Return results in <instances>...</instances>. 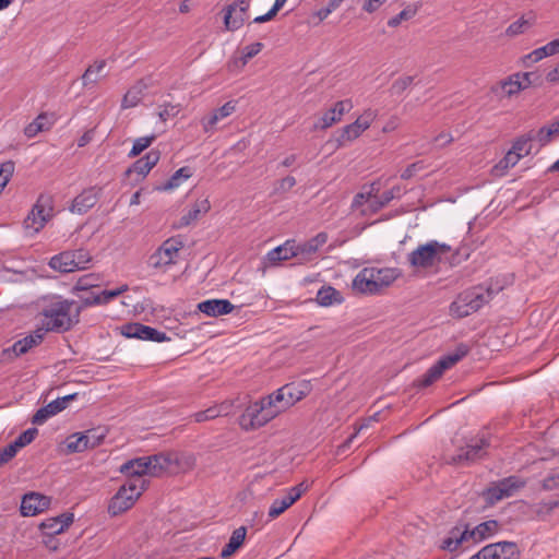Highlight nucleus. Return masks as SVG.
<instances>
[{
    "instance_id": "56",
    "label": "nucleus",
    "mask_w": 559,
    "mask_h": 559,
    "mask_svg": "<svg viewBox=\"0 0 559 559\" xmlns=\"http://www.w3.org/2000/svg\"><path fill=\"white\" fill-rule=\"evenodd\" d=\"M145 325L142 323H129L122 328V334L129 338H138L143 341V330Z\"/></svg>"
},
{
    "instance_id": "22",
    "label": "nucleus",
    "mask_w": 559,
    "mask_h": 559,
    "mask_svg": "<svg viewBox=\"0 0 559 559\" xmlns=\"http://www.w3.org/2000/svg\"><path fill=\"white\" fill-rule=\"evenodd\" d=\"M234 308L228 299H207L198 304L199 311L213 318L228 314Z\"/></svg>"
},
{
    "instance_id": "45",
    "label": "nucleus",
    "mask_w": 559,
    "mask_h": 559,
    "mask_svg": "<svg viewBox=\"0 0 559 559\" xmlns=\"http://www.w3.org/2000/svg\"><path fill=\"white\" fill-rule=\"evenodd\" d=\"M555 129H549L548 126L542 127L538 130H531L528 134L532 136V141H536L539 144V147H543L550 143L554 135H556Z\"/></svg>"
},
{
    "instance_id": "25",
    "label": "nucleus",
    "mask_w": 559,
    "mask_h": 559,
    "mask_svg": "<svg viewBox=\"0 0 559 559\" xmlns=\"http://www.w3.org/2000/svg\"><path fill=\"white\" fill-rule=\"evenodd\" d=\"M295 255L294 240H287L283 245L270 250L265 255V260L269 265L274 266L278 265L282 261L296 258Z\"/></svg>"
},
{
    "instance_id": "64",
    "label": "nucleus",
    "mask_w": 559,
    "mask_h": 559,
    "mask_svg": "<svg viewBox=\"0 0 559 559\" xmlns=\"http://www.w3.org/2000/svg\"><path fill=\"white\" fill-rule=\"evenodd\" d=\"M179 112L178 106L171 104H165L160 106V110L158 111V117L162 121H166L171 117L177 116Z\"/></svg>"
},
{
    "instance_id": "31",
    "label": "nucleus",
    "mask_w": 559,
    "mask_h": 559,
    "mask_svg": "<svg viewBox=\"0 0 559 559\" xmlns=\"http://www.w3.org/2000/svg\"><path fill=\"white\" fill-rule=\"evenodd\" d=\"M559 52V39H554L549 41L548 44L534 49L526 56H524V62H538L543 60L546 57L555 56Z\"/></svg>"
},
{
    "instance_id": "8",
    "label": "nucleus",
    "mask_w": 559,
    "mask_h": 559,
    "mask_svg": "<svg viewBox=\"0 0 559 559\" xmlns=\"http://www.w3.org/2000/svg\"><path fill=\"white\" fill-rule=\"evenodd\" d=\"M144 490V481L138 485V480H129L121 486L116 495L111 498L108 512L116 516L128 511L136 502Z\"/></svg>"
},
{
    "instance_id": "42",
    "label": "nucleus",
    "mask_w": 559,
    "mask_h": 559,
    "mask_svg": "<svg viewBox=\"0 0 559 559\" xmlns=\"http://www.w3.org/2000/svg\"><path fill=\"white\" fill-rule=\"evenodd\" d=\"M419 4H408L399 14L388 21L389 27H397L402 22L412 20L418 12Z\"/></svg>"
},
{
    "instance_id": "61",
    "label": "nucleus",
    "mask_w": 559,
    "mask_h": 559,
    "mask_svg": "<svg viewBox=\"0 0 559 559\" xmlns=\"http://www.w3.org/2000/svg\"><path fill=\"white\" fill-rule=\"evenodd\" d=\"M343 2L344 0H330L325 7L317 12V16L320 21L325 20L332 12L338 9Z\"/></svg>"
},
{
    "instance_id": "18",
    "label": "nucleus",
    "mask_w": 559,
    "mask_h": 559,
    "mask_svg": "<svg viewBox=\"0 0 559 559\" xmlns=\"http://www.w3.org/2000/svg\"><path fill=\"white\" fill-rule=\"evenodd\" d=\"M49 506V497L37 492H29L23 496L20 510L23 516H34L47 510Z\"/></svg>"
},
{
    "instance_id": "59",
    "label": "nucleus",
    "mask_w": 559,
    "mask_h": 559,
    "mask_svg": "<svg viewBox=\"0 0 559 559\" xmlns=\"http://www.w3.org/2000/svg\"><path fill=\"white\" fill-rule=\"evenodd\" d=\"M289 507H290V504L287 502V500L284 497L281 499H275L269 509V518L275 519V518L280 516Z\"/></svg>"
},
{
    "instance_id": "5",
    "label": "nucleus",
    "mask_w": 559,
    "mask_h": 559,
    "mask_svg": "<svg viewBox=\"0 0 559 559\" xmlns=\"http://www.w3.org/2000/svg\"><path fill=\"white\" fill-rule=\"evenodd\" d=\"M491 299V292L481 286L473 287L461 293L450 305V314L455 318H465L478 311Z\"/></svg>"
},
{
    "instance_id": "12",
    "label": "nucleus",
    "mask_w": 559,
    "mask_h": 559,
    "mask_svg": "<svg viewBox=\"0 0 559 559\" xmlns=\"http://www.w3.org/2000/svg\"><path fill=\"white\" fill-rule=\"evenodd\" d=\"M377 116V110L368 108L353 123L343 127L340 130L338 135L335 138L337 147H343L347 143L358 139L367 129L370 128Z\"/></svg>"
},
{
    "instance_id": "46",
    "label": "nucleus",
    "mask_w": 559,
    "mask_h": 559,
    "mask_svg": "<svg viewBox=\"0 0 559 559\" xmlns=\"http://www.w3.org/2000/svg\"><path fill=\"white\" fill-rule=\"evenodd\" d=\"M99 285V276L96 275V274H86V275H83L81 276L74 287H73V292H87V290H91L93 288H96L98 287Z\"/></svg>"
},
{
    "instance_id": "62",
    "label": "nucleus",
    "mask_w": 559,
    "mask_h": 559,
    "mask_svg": "<svg viewBox=\"0 0 559 559\" xmlns=\"http://www.w3.org/2000/svg\"><path fill=\"white\" fill-rule=\"evenodd\" d=\"M520 159L521 157L512 148H510L504 157L499 162L498 167L504 169L513 167L520 162Z\"/></svg>"
},
{
    "instance_id": "17",
    "label": "nucleus",
    "mask_w": 559,
    "mask_h": 559,
    "mask_svg": "<svg viewBox=\"0 0 559 559\" xmlns=\"http://www.w3.org/2000/svg\"><path fill=\"white\" fill-rule=\"evenodd\" d=\"M151 464V476H159L165 472L171 471L173 466H180L183 457L175 452L158 453L148 455Z\"/></svg>"
},
{
    "instance_id": "37",
    "label": "nucleus",
    "mask_w": 559,
    "mask_h": 559,
    "mask_svg": "<svg viewBox=\"0 0 559 559\" xmlns=\"http://www.w3.org/2000/svg\"><path fill=\"white\" fill-rule=\"evenodd\" d=\"M317 300L321 306L328 307L333 304H341V293L332 286H323L317 294Z\"/></svg>"
},
{
    "instance_id": "30",
    "label": "nucleus",
    "mask_w": 559,
    "mask_h": 559,
    "mask_svg": "<svg viewBox=\"0 0 559 559\" xmlns=\"http://www.w3.org/2000/svg\"><path fill=\"white\" fill-rule=\"evenodd\" d=\"M403 194V189L399 186H394L391 189L384 191L381 195L368 194L367 201L369 207L373 211H378L389 204L393 199L400 198Z\"/></svg>"
},
{
    "instance_id": "34",
    "label": "nucleus",
    "mask_w": 559,
    "mask_h": 559,
    "mask_svg": "<svg viewBox=\"0 0 559 559\" xmlns=\"http://www.w3.org/2000/svg\"><path fill=\"white\" fill-rule=\"evenodd\" d=\"M73 255L71 251H63L59 254L53 255L49 261V266L61 273L75 272V263L73 264Z\"/></svg>"
},
{
    "instance_id": "55",
    "label": "nucleus",
    "mask_w": 559,
    "mask_h": 559,
    "mask_svg": "<svg viewBox=\"0 0 559 559\" xmlns=\"http://www.w3.org/2000/svg\"><path fill=\"white\" fill-rule=\"evenodd\" d=\"M222 411L218 406H212L207 409L197 412L192 415L195 423H203L210 419H214L221 415Z\"/></svg>"
},
{
    "instance_id": "21",
    "label": "nucleus",
    "mask_w": 559,
    "mask_h": 559,
    "mask_svg": "<svg viewBox=\"0 0 559 559\" xmlns=\"http://www.w3.org/2000/svg\"><path fill=\"white\" fill-rule=\"evenodd\" d=\"M74 520L73 513H62L55 518H49L41 522L40 530L44 535L53 536L57 534H61L66 528H68Z\"/></svg>"
},
{
    "instance_id": "14",
    "label": "nucleus",
    "mask_w": 559,
    "mask_h": 559,
    "mask_svg": "<svg viewBox=\"0 0 559 559\" xmlns=\"http://www.w3.org/2000/svg\"><path fill=\"white\" fill-rule=\"evenodd\" d=\"M44 335V331L41 329H37L33 333L16 341L12 346L3 348L1 352V360L3 362H10L28 353L32 348L38 346L43 342Z\"/></svg>"
},
{
    "instance_id": "15",
    "label": "nucleus",
    "mask_w": 559,
    "mask_h": 559,
    "mask_svg": "<svg viewBox=\"0 0 559 559\" xmlns=\"http://www.w3.org/2000/svg\"><path fill=\"white\" fill-rule=\"evenodd\" d=\"M250 3L248 0H237L224 9V27L226 31L239 29L248 17Z\"/></svg>"
},
{
    "instance_id": "44",
    "label": "nucleus",
    "mask_w": 559,
    "mask_h": 559,
    "mask_svg": "<svg viewBox=\"0 0 559 559\" xmlns=\"http://www.w3.org/2000/svg\"><path fill=\"white\" fill-rule=\"evenodd\" d=\"M294 248L296 251L295 257L299 260V262H306L311 260L318 252V250L312 246V243L309 240L301 243H297L294 240Z\"/></svg>"
},
{
    "instance_id": "40",
    "label": "nucleus",
    "mask_w": 559,
    "mask_h": 559,
    "mask_svg": "<svg viewBox=\"0 0 559 559\" xmlns=\"http://www.w3.org/2000/svg\"><path fill=\"white\" fill-rule=\"evenodd\" d=\"M521 158L530 155L533 151V141L528 132L518 136L511 147Z\"/></svg>"
},
{
    "instance_id": "41",
    "label": "nucleus",
    "mask_w": 559,
    "mask_h": 559,
    "mask_svg": "<svg viewBox=\"0 0 559 559\" xmlns=\"http://www.w3.org/2000/svg\"><path fill=\"white\" fill-rule=\"evenodd\" d=\"M497 483L508 498L512 497L519 489L525 486V481L518 476H509Z\"/></svg>"
},
{
    "instance_id": "7",
    "label": "nucleus",
    "mask_w": 559,
    "mask_h": 559,
    "mask_svg": "<svg viewBox=\"0 0 559 559\" xmlns=\"http://www.w3.org/2000/svg\"><path fill=\"white\" fill-rule=\"evenodd\" d=\"M185 247L181 236H174L165 241L150 255L148 265L159 270L173 265L179 258V252Z\"/></svg>"
},
{
    "instance_id": "23",
    "label": "nucleus",
    "mask_w": 559,
    "mask_h": 559,
    "mask_svg": "<svg viewBox=\"0 0 559 559\" xmlns=\"http://www.w3.org/2000/svg\"><path fill=\"white\" fill-rule=\"evenodd\" d=\"M150 464L151 461L148 456H140L124 462L119 467V471L130 477L144 475L151 476Z\"/></svg>"
},
{
    "instance_id": "58",
    "label": "nucleus",
    "mask_w": 559,
    "mask_h": 559,
    "mask_svg": "<svg viewBox=\"0 0 559 559\" xmlns=\"http://www.w3.org/2000/svg\"><path fill=\"white\" fill-rule=\"evenodd\" d=\"M38 430L36 428H28L25 431H23L14 441L13 444L21 449L27 444H29L35 437L37 436Z\"/></svg>"
},
{
    "instance_id": "3",
    "label": "nucleus",
    "mask_w": 559,
    "mask_h": 559,
    "mask_svg": "<svg viewBox=\"0 0 559 559\" xmlns=\"http://www.w3.org/2000/svg\"><path fill=\"white\" fill-rule=\"evenodd\" d=\"M74 301L61 297L50 298L41 309L43 331L64 332L72 328L73 319L71 317Z\"/></svg>"
},
{
    "instance_id": "26",
    "label": "nucleus",
    "mask_w": 559,
    "mask_h": 559,
    "mask_svg": "<svg viewBox=\"0 0 559 559\" xmlns=\"http://www.w3.org/2000/svg\"><path fill=\"white\" fill-rule=\"evenodd\" d=\"M160 152L159 150L152 148L143 157L135 160L129 171L136 173L138 175L145 177L151 169L159 162Z\"/></svg>"
},
{
    "instance_id": "33",
    "label": "nucleus",
    "mask_w": 559,
    "mask_h": 559,
    "mask_svg": "<svg viewBox=\"0 0 559 559\" xmlns=\"http://www.w3.org/2000/svg\"><path fill=\"white\" fill-rule=\"evenodd\" d=\"M146 87L147 85L143 81H139L131 86L122 98V108L135 107L142 100Z\"/></svg>"
},
{
    "instance_id": "28",
    "label": "nucleus",
    "mask_w": 559,
    "mask_h": 559,
    "mask_svg": "<svg viewBox=\"0 0 559 559\" xmlns=\"http://www.w3.org/2000/svg\"><path fill=\"white\" fill-rule=\"evenodd\" d=\"M97 200L98 195L96 190L94 188L86 189L74 198L71 211L79 214L86 213L96 204Z\"/></svg>"
},
{
    "instance_id": "11",
    "label": "nucleus",
    "mask_w": 559,
    "mask_h": 559,
    "mask_svg": "<svg viewBox=\"0 0 559 559\" xmlns=\"http://www.w3.org/2000/svg\"><path fill=\"white\" fill-rule=\"evenodd\" d=\"M309 390L310 388L307 382L287 383L270 395L282 414L301 401L309 393Z\"/></svg>"
},
{
    "instance_id": "4",
    "label": "nucleus",
    "mask_w": 559,
    "mask_h": 559,
    "mask_svg": "<svg viewBox=\"0 0 559 559\" xmlns=\"http://www.w3.org/2000/svg\"><path fill=\"white\" fill-rule=\"evenodd\" d=\"M271 395L251 402L239 416V426L246 431L259 429L280 415Z\"/></svg>"
},
{
    "instance_id": "50",
    "label": "nucleus",
    "mask_w": 559,
    "mask_h": 559,
    "mask_svg": "<svg viewBox=\"0 0 559 559\" xmlns=\"http://www.w3.org/2000/svg\"><path fill=\"white\" fill-rule=\"evenodd\" d=\"M483 497L490 506H493L498 501L508 498L504 496L503 490L498 483H493L490 487L485 489L483 491Z\"/></svg>"
},
{
    "instance_id": "51",
    "label": "nucleus",
    "mask_w": 559,
    "mask_h": 559,
    "mask_svg": "<svg viewBox=\"0 0 559 559\" xmlns=\"http://www.w3.org/2000/svg\"><path fill=\"white\" fill-rule=\"evenodd\" d=\"M309 488L310 484L308 481H301L298 485L288 488L284 498L290 506H293L305 492L309 490Z\"/></svg>"
},
{
    "instance_id": "19",
    "label": "nucleus",
    "mask_w": 559,
    "mask_h": 559,
    "mask_svg": "<svg viewBox=\"0 0 559 559\" xmlns=\"http://www.w3.org/2000/svg\"><path fill=\"white\" fill-rule=\"evenodd\" d=\"M534 72H518L501 82V88L507 96H513L526 90L533 83Z\"/></svg>"
},
{
    "instance_id": "9",
    "label": "nucleus",
    "mask_w": 559,
    "mask_h": 559,
    "mask_svg": "<svg viewBox=\"0 0 559 559\" xmlns=\"http://www.w3.org/2000/svg\"><path fill=\"white\" fill-rule=\"evenodd\" d=\"M489 439L485 435H478L468 439L464 445L460 447L448 463L450 464H469L483 459L489 448Z\"/></svg>"
},
{
    "instance_id": "2",
    "label": "nucleus",
    "mask_w": 559,
    "mask_h": 559,
    "mask_svg": "<svg viewBox=\"0 0 559 559\" xmlns=\"http://www.w3.org/2000/svg\"><path fill=\"white\" fill-rule=\"evenodd\" d=\"M452 247L436 239L418 245L407 254V262L417 271L438 269L440 264L449 261Z\"/></svg>"
},
{
    "instance_id": "16",
    "label": "nucleus",
    "mask_w": 559,
    "mask_h": 559,
    "mask_svg": "<svg viewBox=\"0 0 559 559\" xmlns=\"http://www.w3.org/2000/svg\"><path fill=\"white\" fill-rule=\"evenodd\" d=\"M353 288L361 294L377 295L382 288L374 274V267H364L360 270L353 281Z\"/></svg>"
},
{
    "instance_id": "24",
    "label": "nucleus",
    "mask_w": 559,
    "mask_h": 559,
    "mask_svg": "<svg viewBox=\"0 0 559 559\" xmlns=\"http://www.w3.org/2000/svg\"><path fill=\"white\" fill-rule=\"evenodd\" d=\"M211 209V204L207 198L198 199L191 207L185 213L178 224L177 227H187L194 221L199 218L200 215L206 214Z\"/></svg>"
},
{
    "instance_id": "27",
    "label": "nucleus",
    "mask_w": 559,
    "mask_h": 559,
    "mask_svg": "<svg viewBox=\"0 0 559 559\" xmlns=\"http://www.w3.org/2000/svg\"><path fill=\"white\" fill-rule=\"evenodd\" d=\"M55 116L52 114L43 112L38 115L24 129V134L28 139L36 136L39 132L49 130L55 124Z\"/></svg>"
},
{
    "instance_id": "36",
    "label": "nucleus",
    "mask_w": 559,
    "mask_h": 559,
    "mask_svg": "<svg viewBox=\"0 0 559 559\" xmlns=\"http://www.w3.org/2000/svg\"><path fill=\"white\" fill-rule=\"evenodd\" d=\"M374 274L383 289L392 285L402 275V272L397 267H374Z\"/></svg>"
},
{
    "instance_id": "52",
    "label": "nucleus",
    "mask_w": 559,
    "mask_h": 559,
    "mask_svg": "<svg viewBox=\"0 0 559 559\" xmlns=\"http://www.w3.org/2000/svg\"><path fill=\"white\" fill-rule=\"evenodd\" d=\"M338 121H341L340 117L336 116L335 109H332L331 107L318 119V121L313 126V129L325 130Z\"/></svg>"
},
{
    "instance_id": "57",
    "label": "nucleus",
    "mask_w": 559,
    "mask_h": 559,
    "mask_svg": "<svg viewBox=\"0 0 559 559\" xmlns=\"http://www.w3.org/2000/svg\"><path fill=\"white\" fill-rule=\"evenodd\" d=\"M413 80H414V78L409 76V75L399 78L397 80H395L392 83V85L390 87L391 94L392 95H401L405 90H407L411 86V84L413 83Z\"/></svg>"
},
{
    "instance_id": "29",
    "label": "nucleus",
    "mask_w": 559,
    "mask_h": 559,
    "mask_svg": "<svg viewBox=\"0 0 559 559\" xmlns=\"http://www.w3.org/2000/svg\"><path fill=\"white\" fill-rule=\"evenodd\" d=\"M106 67L105 60H97L94 64L87 67L81 76L82 85L85 88L94 87L99 80L106 76L104 69Z\"/></svg>"
},
{
    "instance_id": "63",
    "label": "nucleus",
    "mask_w": 559,
    "mask_h": 559,
    "mask_svg": "<svg viewBox=\"0 0 559 559\" xmlns=\"http://www.w3.org/2000/svg\"><path fill=\"white\" fill-rule=\"evenodd\" d=\"M353 107H354V105H353L352 99H343V100L336 102L333 105L332 109H335L336 116L340 117V120H342L343 116L346 112H349L353 109Z\"/></svg>"
},
{
    "instance_id": "10",
    "label": "nucleus",
    "mask_w": 559,
    "mask_h": 559,
    "mask_svg": "<svg viewBox=\"0 0 559 559\" xmlns=\"http://www.w3.org/2000/svg\"><path fill=\"white\" fill-rule=\"evenodd\" d=\"M53 211L52 199L48 194H40L24 219V228L31 235L40 231L51 218Z\"/></svg>"
},
{
    "instance_id": "32",
    "label": "nucleus",
    "mask_w": 559,
    "mask_h": 559,
    "mask_svg": "<svg viewBox=\"0 0 559 559\" xmlns=\"http://www.w3.org/2000/svg\"><path fill=\"white\" fill-rule=\"evenodd\" d=\"M246 535L247 528L245 526L236 528L231 533L228 543L222 549L221 557L229 558L230 556H233L242 546Z\"/></svg>"
},
{
    "instance_id": "20",
    "label": "nucleus",
    "mask_w": 559,
    "mask_h": 559,
    "mask_svg": "<svg viewBox=\"0 0 559 559\" xmlns=\"http://www.w3.org/2000/svg\"><path fill=\"white\" fill-rule=\"evenodd\" d=\"M237 100H228L222 107L214 109L209 116L201 119L205 133H213L215 126L223 119L233 115L236 110Z\"/></svg>"
},
{
    "instance_id": "35",
    "label": "nucleus",
    "mask_w": 559,
    "mask_h": 559,
    "mask_svg": "<svg viewBox=\"0 0 559 559\" xmlns=\"http://www.w3.org/2000/svg\"><path fill=\"white\" fill-rule=\"evenodd\" d=\"M63 411V406L60 405L59 401L53 400L49 404L40 407L35 415L33 416L32 423L35 425H43L50 417L57 415L58 413Z\"/></svg>"
},
{
    "instance_id": "39",
    "label": "nucleus",
    "mask_w": 559,
    "mask_h": 559,
    "mask_svg": "<svg viewBox=\"0 0 559 559\" xmlns=\"http://www.w3.org/2000/svg\"><path fill=\"white\" fill-rule=\"evenodd\" d=\"M535 23V17L532 15L531 17L526 19L525 16H521L515 22L511 23L507 29L506 35L508 37H515L518 35L523 34L526 32L530 27H532Z\"/></svg>"
},
{
    "instance_id": "48",
    "label": "nucleus",
    "mask_w": 559,
    "mask_h": 559,
    "mask_svg": "<svg viewBox=\"0 0 559 559\" xmlns=\"http://www.w3.org/2000/svg\"><path fill=\"white\" fill-rule=\"evenodd\" d=\"M66 448L68 453H79L87 450L81 432L69 436L66 439Z\"/></svg>"
},
{
    "instance_id": "43",
    "label": "nucleus",
    "mask_w": 559,
    "mask_h": 559,
    "mask_svg": "<svg viewBox=\"0 0 559 559\" xmlns=\"http://www.w3.org/2000/svg\"><path fill=\"white\" fill-rule=\"evenodd\" d=\"M129 289L127 284H123L115 289H104L97 292V297H95L92 302H100V305H107L109 301L126 293Z\"/></svg>"
},
{
    "instance_id": "47",
    "label": "nucleus",
    "mask_w": 559,
    "mask_h": 559,
    "mask_svg": "<svg viewBox=\"0 0 559 559\" xmlns=\"http://www.w3.org/2000/svg\"><path fill=\"white\" fill-rule=\"evenodd\" d=\"M191 177L189 167H181L168 179L164 186V190H169L179 187L185 180Z\"/></svg>"
},
{
    "instance_id": "49",
    "label": "nucleus",
    "mask_w": 559,
    "mask_h": 559,
    "mask_svg": "<svg viewBox=\"0 0 559 559\" xmlns=\"http://www.w3.org/2000/svg\"><path fill=\"white\" fill-rule=\"evenodd\" d=\"M156 134L152 133L145 136L138 138L133 141L132 148L129 153V157H135L146 150L156 140Z\"/></svg>"
},
{
    "instance_id": "53",
    "label": "nucleus",
    "mask_w": 559,
    "mask_h": 559,
    "mask_svg": "<svg viewBox=\"0 0 559 559\" xmlns=\"http://www.w3.org/2000/svg\"><path fill=\"white\" fill-rule=\"evenodd\" d=\"M142 333H144L143 341H151V342H156V343H163V342L170 341V337L167 336V334L165 332L159 331V330L148 326V325H145Z\"/></svg>"
},
{
    "instance_id": "13",
    "label": "nucleus",
    "mask_w": 559,
    "mask_h": 559,
    "mask_svg": "<svg viewBox=\"0 0 559 559\" xmlns=\"http://www.w3.org/2000/svg\"><path fill=\"white\" fill-rule=\"evenodd\" d=\"M521 551L513 542H498L486 545L469 559H520Z\"/></svg>"
},
{
    "instance_id": "38",
    "label": "nucleus",
    "mask_w": 559,
    "mask_h": 559,
    "mask_svg": "<svg viewBox=\"0 0 559 559\" xmlns=\"http://www.w3.org/2000/svg\"><path fill=\"white\" fill-rule=\"evenodd\" d=\"M107 429L105 427H96L84 432H81L87 449H93L100 445L107 436Z\"/></svg>"
},
{
    "instance_id": "6",
    "label": "nucleus",
    "mask_w": 559,
    "mask_h": 559,
    "mask_svg": "<svg viewBox=\"0 0 559 559\" xmlns=\"http://www.w3.org/2000/svg\"><path fill=\"white\" fill-rule=\"evenodd\" d=\"M468 352L469 347L466 344H459L453 353L442 356L417 380L418 386L426 388L432 384L447 369L464 358Z\"/></svg>"
},
{
    "instance_id": "54",
    "label": "nucleus",
    "mask_w": 559,
    "mask_h": 559,
    "mask_svg": "<svg viewBox=\"0 0 559 559\" xmlns=\"http://www.w3.org/2000/svg\"><path fill=\"white\" fill-rule=\"evenodd\" d=\"M71 255H73V264L75 263V271L86 269L91 261L90 253L84 249L71 251Z\"/></svg>"
},
{
    "instance_id": "60",
    "label": "nucleus",
    "mask_w": 559,
    "mask_h": 559,
    "mask_svg": "<svg viewBox=\"0 0 559 559\" xmlns=\"http://www.w3.org/2000/svg\"><path fill=\"white\" fill-rule=\"evenodd\" d=\"M14 171V163L13 162H5L0 165V192L3 190V188L9 182L12 174Z\"/></svg>"
},
{
    "instance_id": "1",
    "label": "nucleus",
    "mask_w": 559,
    "mask_h": 559,
    "mask_svg": "<svg viewBox=\"0 0 559 559\" xmlns=\"http://www.w3.org/2000/svg\"><path fill=\"white\" fill-rule=\"evenodd\" d=\"M499 530L496 520L485 521L473 528L467 525L453 527L442 542V548L449 551L466 550L469 547L493 536Z\"/></svg>"
}]
</instances>
